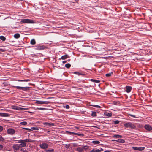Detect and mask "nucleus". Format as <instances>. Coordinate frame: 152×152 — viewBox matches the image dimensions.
<instances>
[{
    "label": "nucleus",
    "mask_w": 152,
    "mask_h": 152,
    "mask_svg": "<svg viewBox=\"0 0 152 152\" xmlns=\"http://www.w3.org/2000/svg\"><path fill=\"white\" fill-rule=\"evenodd\" d=\"M22 128L23 129H24L25 130H27L29 131H30L31 130V129H29V128Z\"/></svg>",
    "instance_id": "nucleus-39"
},
{
    "label": "nucleus",
    "mask_w": 152,
    "mask_h": 152,
    "mask_svg": "<svg viewBox=\"0 0 152 152\" xmlns=\"http://www.w3.org/2000/svg\"><path fill=\"white\" fill-rule=\"evenodd\" d=\"M90 105L91 106H93V107H97V108H100L101 107L99 106L98 105H94V104H91Z\"/></svg>",
    "instance_id": "nucleus-33"
},
{
    "label": "nucleus",
    "mask_w": 152,
    "mask_h": 152,
    "mask_svg": "<svg viewBox=\"0 0 152 152\" xmlns=\"http://www.w3.org/2000/svg\"><path fill=\"white\" fill-rule=\"evenodd\" d=\"M0 39L3 41H4L6 40V38L2 36H0Z\"/></svg>",
    "instance_id": "nucleus-29"
},
{
    "label": "nucleus",
    "mask_w": 152,
    "mask_h": 152,
    "mask_svg": "<svg viewBox=\"0 0 152 152\" xmlns=\"http://www.w3.org/2000/svg\"><path fill=\"white\" fill-rule=\"evenodd\" d=\"M43 124L45 126H47V127H51L54 125V123H49L48 122H44L43 123Z\"/></svg>",
    "instance_id": "nucleus-10"
},
{
    "label": "nucleus",
    "mask_w": 152,
    "mask_h": 152,
    "mask_svg": "<svg viewBox=\"0 0 152 152\" xmlns=\"http://www.w3.org/2000/svg\"><path fill=\"white\" fill-rule=\"evenodd\" d=\"M130 115V116H132V117H134V118H136V117L135 116V115H132V114H130V115Z\"/></svg>",
    "instance_id": "nucleus-44"
},
{
    "label": "nucleus",
    "mask_w": 152,
    "mask_h": 152,
    "mask_svg": "<svg viewBox=\"0 0 152 152\" xmlns=\"http://www.w3.org/2000/svg\"><path fill=\"white\" fill-rule=\"evenodd\" d=\"M120 121L118 120H115L113 122V123L115 124H118L119 123Z\"/></svg>",
    "instance_id": "nucleus-34"
},
{
    "label": "nucleus",
    "mask_w": 152,
    "mask_h": 152,
    "mask_svg": "<svg viewBox=\"0 0 152 152\" xmlns=\"http://www.w3.org/2000/svg\"><path fill=\"white\" fill-rule=\"evenodd\" d=\"M30 43L32 45H34L36 44V41L34 39H31L30 41Z\"/></svg>",
    "instance_id": "nucleus-21"
},
{
    "label": "nucleus",
    "mask_w": 152,
    "mask_h": 152,
    "mask_svg": "<svg viewBox=\"0 0 152 152\" xmlns=\"http://www.w3.org/2000/svg\"><path fill=\"white\" fill-rule=\"evenodd\" d=\"M74 73L76 74H78V75H79L80 74L78 72H74Z\"/></svg>",
    "instance_id": "nucleus-50"
},
{
    "label": "nucleus",
    "mask_w": 152,
    "mask_h": 152,
    "mask_svg": "<svg viewBox=\"0 0 152 152\" xmlns=\"http://www.w3.org/2000/svg\"><path fill=\"white\" fill-rule=\"evenodd\" d=\"M31 130H39V129L38 127H32L31 128Z\"/></svg>",
    "instance_id": "nucleus-37"
},
{
    "label": "nucleus",
    "mask_w": 152,
    "mask_h": 152,
    "mask_svg": "<svg viewBox=\"0 0 152 152\" xmlns=\"http://www.w3.org/2000/svg\"><path fill=\"white\" fill-rule=\"evenodd\" d=\"M91 115L93 117H95L97 115L96 113L95 112H92V113L91 114Z\"/></svg>",
    "instance_id": "nucleus-23"
},
{
    "label": "nucleus",
    "mask_w": 152,
    "mask_h": 152,
    "mask_svg": "<svg viewBox=\"0 0 152 152\" xmlns=\"http://www.w3.org/2000/svg\"><path fill=\"white\" fill-rule=\"evenodd\" d=\"M0 116L1 117H8L9 114L7 113H0Z\"/></svg>",
    "instance_id": "nucleus-14"
},
{
    "label": "nucleus",
    "mask_w": 152,
    "mask_h": 152,
    "mask_svg": "<svg viewBox=\"0 0 152 152\" xmlns=\"http://www.w3.org/2000/svg\"><path fill=\"white\" fill-rule=\"evenodd\" d=\"M20 124L23 125H26L27 124V123L26 121L22 122L20 123Z\"/></svg>",
    "instance_id": "nucleus-32"
},
{
    "label": "nucleus",
    "mask_w": 152,
    "mask_h": 152,
    "mask_svg": "<svg viewBox=\"0 0 152 152\" xmlns=\"http://www.w3.org/2000/svg\"><path fill=\"white\" fill-rule=\"evenodd\" d=\"M22 22L28 23H35L34 20L29 19H23L22 20Z\"/></svg>",
    "instance_id": "nucleus-2"
},
{
    "label": "nucleus",
    "mask_w": 152,
    "mask_h": 152,
    "mask_svg": "<svg viewBox=\"0 0 152 152\" xmlns=\"http://www.w3.org/2000/svg\"><path fill=\"white\" fill-rule=\"evenodd\" d=\"M66 62H67V61H62V63L63 64H65L66 63Z\"/></svg>",
    "instance_id": "nucleus-48"
},
{
    "label": "nucleus",
    "mask_w": 152,
    "mask_h": 152,
    "mask_svg": "<svg viewBox=\"0 0 152 152\" xmlns=\"http://www.w3.org/2000/svg\"><path fill=\"white\" fill-rule=\"evenodd\" d=\"M13 148L15 150H18L19 149V146L18 144H16L13 145L12 146Z\"/></svg>",
    "instance_id": "nucleus-11"
},
{
    "label": "nucleus",
    "mask_w": 152,
    "mask_h": 152,
    "mask_svg": "<svg viewBox=\"0 0 152 152\" xmlns=\"http://www.w3.org/2000/svg\"><path fill=\"white\" fill-rule=\"evenodd\" d=\"M88 148L89 147L88 146H84L82 148H83V150H86L88 149Z\"/></svg>",
    "instance_id": "nucleus-31"
},
{
    "label": "nucleus",
    "mask_w": 152,
    "mask_h": 152,
    "mask_svg": "<svg viewBox=\"0 0 152 152\" xmlns=\"http://www.w3.org/2000/svg\"><path fill=\"white\" fill-rule=\"evenodd\" d=\"M40 148L42 149H46L48 147V145L46 143L44 142L39 145Z\"/></svg>",
    "instance_id": "nucleus-5"
},
{
    "label": "nucleus",
    "mask_w": 152,
    "mask_h": 152,
    "mask_svg": "<svg viewBox=\"0 0 152 152\" xmlns=\"http://www.w3.org/2000/svg\"><path fill=\"white\" fill-rule=\"evenodd\" d=\"M7 133L10 135H12L15 133V131L12 128H9L7 130Z\"/></svg>",
    "instance_id": "nucleus-3"
},
{
    "label": "nucleus",
    "mask_w": 152,
    "mask_h": 152,
    "mask_svg": "<svg viewBox=\"0 0 152 152\" xmlns=\"http://www.w3.org/2000/svg\"><path fill=\"white\" fill-rule=\"evenodd\" d=\"M24 80H18V81H20V82H23V81H24Z\"/></svg>",
    "instance_id": "nucleus-49"
},
{
    "label": "nucleus",
    "mask_w": 152,
    "mask_h": 152,
    "mask_svg": "<svg viewBox=\"0 0 152 152\" xmlns=\"http://www.w3.org/2000/svg\"><path fill=\"white\" fill-rule=\"evenodd\" d=\"M3 130V126H0V132H2Z\"/></svg>",
    "instance_id": "nucleus-42"
},
{
    "label": "nucleus",
    "mask_w": 152,
    "mask_h": 152,
    "mask_svg": "<svg viewBox=\"0 0 152 152\" xmlns=\"http://www.w3.org/2000/svg\"><path fill=\"white\" fill-rule=\"evenodd\" d=\"M68 58H69L68 55H65L62 56L61 58H59V59H61L62 60H65Z\"/></svg>",
    "instance_id": "nucleus-16"
},
{
    "label": "nucleus",
    "mask_w": 152,
    "mask_h": 152,
    "mask_svg": "<svg viewBox=\"0 0 152 152\" xmlns=\"http://www.w3.org/2000/svg\"><path fill=\"white\" fill-rule=\"evenodd\" d=\"M104 152H111L109 150H107L105 151H104Z\"/></svg>",
    "instance_id": "nucleus-53"
},
{
    "label": "nucleus",
    "mask_w": 152,
    "mask_h": 152,
    "mask_svg": "<svg viewBox=\"0 0 152 152\" xmlns=\"http://www.w3.org/2000/svg\"><path fill=\"white\" fill-rule=\"evenodd\" d=\"M99 82V81L98 80H95L94 82H95L96 83H98Z\"/></svg>",
    "instance_id": "nucleus-45"
},
{
    "label": "nucleus",
    "mask_w": 152,
    "mask_h": 152,
    "mask_svg": "<svg viewBox=\"0 0 152 152\" xmlns=\"http://www.w3.org/2000/svg\"><path fill=\"white\" fill-rule=\"evenodd\" d=\"M92 142L94 144H98L100 143V142L98 141H93Z\"/></svg>",
    "instance_id": "nucleus-27"
},
{
    "label": "nucleus",
    "mask_w": 152,
    "mask_h": 152,
    "mask_svg": "<svg viewBox=\"0 0 152 152\" xmlns=\"http://www.w3.org/2000/svg\"><path fill=\"white\" fill-rule=\"evenodd\" d=\"M4 139L0 135V142H4Z\"/></svg>",
    "instance_id": "nucleus-35"
},
{
    "label": "nucleus",
    "mask_w": 152,
    "mask_h": 152,
    "mask_svg": "<svg viewBox=\"0 0 152 152\" xmlns=\"http://www.w3.org/2000/svg\"><path fill=\"white\" fill-rule=\"evenodd\" d=\"M112 141H116L118 142L121 143H124L125 142V140H124L123 139H118L117 140H112Z\"/></svg>",
    "instance_id": "nucleus-13"
},
{
    "label": "nucleus",
    "mask_w": 152,
    "mask_h": 152,
    "mask_svg": "<svg viewBox=\"0 0 152 152\" xmlns=\"http://www.w3.org/2000/svg\"><path fill=\"white\" fill-rule=\"evenodd\" d=\"M3 148V146L2 145H0V148L1 149H2Z\"/></svg>",
    "instance_id": "nucleus-47"
},
{
    "label": "nucleus",
    "mask_w": 152,
    "mask_h": 152,
    "mask_svg": "<svg viewBox=\"0 0 152 152\" xmlns=\"http://www.w3.org/2000/svg\"><path fill=\"white\" fill-rule=\"evenodd\" d=\"M133 149L134 150H138L139 151H141L145 149V147H132Z\"/></svg>",
    "instance_id": "nucleus-6"
},
{
    "label": "nucleus",
    "mask_w": 152,
    "mask_h": 152,
    "mask_svg": "<svg viewBox=\"0 0 152 152\" xmlns=\"http://www.w3.org/2000/svg\"><path fill=\"white\" fill-rule=\"evenodd\" d=\"M70 60V59L68 61H69Z\"/></svg>",
    "instance_id": "nucleus-56"
},
{
    "label": "nucleus",
    "mask_w": 152,
    "mask_h": 152,
    "mask_svg": "<svg viewBox=\"0 0 152 152\" xmlns=\"http://www.w3.org/2000/svg\"><path fill=\"white\" fill-rule=\"evenodd\" d=\"M77 151L79 152H83V148L80 147L77 148Z\"/></svg>",
    "instance_id": "nucleus-19"
},
{
    "label": "nucleus",
    "mask_w": 152,
    "mask_h": 152,
    "mask_svg": "<svg viewBox=\"0 0 152 152\" xmlns=\"http://www.w3.org/2000/svg\"><path fill=\"white\" fill-rule=\"evenodd\" d=\"M35 47L36 48L35 49L38 50H42L45 48V47L44 46H40L39 45L36 46Z\"/></svg>",
    "instance_id": "nucleus-7"
},
{
    "label": "nucleus",
    "mask_w": 152,
    "mask_h": 152,
    "mask_svg": "<svg viewBox=\"0 0 152 152\" xmlns=\"http://www.w3.org/2000/svg\"><path fill=\"white\" fill-rule=\"evenodd\" d=\"M69 133L71 134V135H77L78 136H80V134H79L73 132H69Z\"/></svg>",
    "instance_id": "nucleus-26"
},
{
    "label": "nucleus",
    "mask_w": 152,
    "mask_h": 152,
    "mask_svg": "<svg viewBox=\"0 0 152 152\" xmlns=\"http://www.w3.org/2000/svg\"><path fill=\"white\" fill-rule=\"evenodd\" d=\"M0 51H1L2 52H4V50L3 49H0Z\"/></svg>",
    "instance_id": "nucleus-54"
},
{
    "label": "nucleus",
    "mask_w": 152,
    "mask_h": 152,
    "mask_svg": "<svg viewBox=\"0 0 152 152\" xmlns=\"http://www.w3.org/2000/svg\"><path fill=\"white\" fill-rule=\"evenodd\" d=\"M126 91L127 93H129L130 92L132 89V87L130 86H126Z\"/></svg>",
    "instance_id": "nucleus-18"
},
{
    "label": "nucleus",
    "mask_w": 152,
    "mask_h": 152,
    "mask_svg": "<svg viewBox=\"0 0 152 152\" xmlns=\"http://www.w3.org/2000/svg\"><path fill=\"white\" fill-rule=\"evenodd\" d=\"M90 152H100V151L99 149H93Z\"/></svg>",
    "instance_id": "nucleus-25"
},
{
    "label": "nucleus",
    "mask_w": 152,
    "mask_h": 152,
    "mask_svg": "<svg viewBox=\"0 0 152 152\" xmlns=\"http://www.w3.org/2000/svg\"><path fill=\"white\" fill-rule=\"evenodd\" d=\"M20 34L18 33L15 34L14 36V37L16 39L19 38L20 37Z\"/></svg>",
    "instance_id": "nucleus-20"
},
{
    "label": "nucleus",
    "mask_w": 152,
    "mask_h": 152,
    "mask_svg": "<svg viewBox=\"0 0 152 152\" xmlns=\"http://www.w3.org/2000/svg\"><path fill=\"white\" fill-rule=\"evenodd\" d=\"M36 103L40 104H48L50 103V102L48 101H39V100H37Z\"/></svg>",
    "instance_id": "nucleus-8"
},
{
    "label": "nucleus",
    "mask_w": 152,
    "mask_h": 152,
    "mask_svg": "<svg viewBox=\"0 0 152 152\" xmlns=\"http://www.w3.org/2000/svg\"><path fill=\"white\" fill-rule=\"evenodd\" d=\"M124 126L125 127L132 129H135L136 127V126L135 124L130 122H128L125 123Z\"/></svg>",
    "instance_id": "nucleus-1"
},
{
    "label": "nucleus",
    "mask_w": 152,
    "mask_h": 152,
    "mask_svg": "<svg viewBox=\"0 0 152 152\" xmlns=\"http://www.w3.org/2000/svg\"><path fill=\"white\" fill-rule=\"evenodd\" d=\"M99 150L100 151V152H101V151H102L103 150V149L101 148V150Z\"/></svg>",
    "instance_id": "nucleus-55"
},
{
    "label": "nucleus",
    "mask_w": 152,
    "mask_h": 152,
    "mask_svg": "<svg viewBox=\"0 0 152 152\" xmlns=\"http://www.w3.org/2000/svg\"><path fill=\"white\" fill-rule=\"evenodd\" d=\"M17 141H18V142L20 143H22L23 142V140H17Z\"/></svg>",
    "instance_id": "nucleus-40"
},
{
    "label": "nucleus",
    "mask_w": 152,
    "mask_h": 152,
    "mask_svg": "<svg viewBox=\"0 0 152 152\" xmlns=\"http://www.w3.org/2000/svg\"><path fill=\"white\" fill-rule=\"evenodd\" d=\"M46 152H54V150L53 149L45 150Z\"/></svg>",
    "instance_id": "nucleus-28"
},
{
    "label": "nucleus",
    "mask_w": 152,
    "mask_h": 152,
    "mask_svg": "<svg viewBox=\"0 0 152 152\" xmlns=\"http://www.w3.org/2000/svg\"><path fill=\"white\" fill-rule=\"evenodd\" d=\"M145 128L148 131H151L152 130V127L148 124L145 125L144 126Z\"/></svg>",
    "instance_id": "nucleus-9"
},
{
    "label": "nucleus",
    "mask_w": 152,
    "mask_h": 152,
    "mask_svg": "<svg viewBox=\"0 0 152 152\" xmlns=\"http://www.w3.org/2000/svg\"><path fill=\"white\" fill-rule=\"evenodd\" d=\"M19 148L24 147L26 146V143H25L22 142L20 144H18Z\"/></svg>",
    "instance_id": "nucleus-17"
},
{
    "label": "nucleus",
    "mask_w": 152,
    "mask_h": 152,
    "mask_svg": "<svg viewBox=\"0 0 152 152\" xmlns=\"http://www.w3.org/2000/svg\"><path fill=\"white\" fill-rule=\"evenodd\" d=\"M24 81H26V82H28L30 81V80L29 79H27V80H24Z\"/></svg>",
    "instance_id": "nucleus-46"
},
{
    "label": "nucleus",
    "mask_w": 152,
    "mask_h": 152,
    "mask_svg": "<svg viewBox=\"0 0 152 152\" xmlns=\"http://www.w3.org/2000/svg\"><path fill=\"white\" fill-rule=\"evenodd\" d=\"M17 89H21L22 90H23L24 91H26L27 90H28L29 88V87H22L20 86H14Z\"/></svg>",
    "instance_id": "nucleus-4"
},
{
    "label": "nucleus",
    "mask_w": 152,
    "mask_h": 152,
    "mask_svg": "<svg viewBox=\"0 0 152 152\" xmlns=\"http://www.w3.org/2000/svg\"><path fill=\"white\" fill-rule=\"evenodd\" d=\"M113 74L112 72H111L109 73L106 74L105 75L106 77H109L111 76V75Z\"/></svg>",
    "instance_id": "nucleus-36"
},
{
    "label": "nucleus",
    "mask_w": 152,
    "mask_h": 152,
    "mask_svg": "<svg viewBox=\"0 0 152 152\" xmlns=\"http://www.w3.org/2000/svg\"><path fill=\"white\" fill-rule=\"evenodd\" d=\"M71 64H66L65 65V67L67 68H69L71 66Z\"/></svg>",
    "instance_id": "nucleus-30"
},
{
    "label": "nucleus",
    "mask_w": 152,
    "mask_h": 152,
    "mask_svg": "<svg viewBox=\"0 0 152 152\" xmlns=\"http://www.w3.org/2000/svg\"><path fill=\"white\" fill-rule=\"evenodd\" d=\"M64 108H66V109H68L69 108V106L68 105H66L64 106Z\"/></svg>",
    "instance_id": "nucleus-41"
},
{
    "label": "nucleus",
    "mask_w": 152,
    "mask_h": 152,
    "mask_svg": "<svg viewBox=\"0 0 152 152\" xmlns=\"http://www.w3.org/2000/svg\"><path fill=\"white\" fill-rule=\"evenodd\" d=\"M91 80L92 81V82H94V81L95 80H94V79H91Z\"/></svg>",
    "instance_id": "nucleus-51"
},
{
    "label": "nucleus",
    "mask_w": 152,
    "mask_h": 152,
    "mask_svg": "<svg viewBox=\"0 0 152 152\" xmlns=\"http://www.w3.org/2000/svg\"><path fill=\"white\" fill-rule=\"evenodd\" d=\"M104 115L106 116L110 117L112 116V113L110 112H105L104 113Z\"/></svg>",
    "instance_id": "nucleus-12"
},
{
    "label": "nucleus",
    "mask_w": 152,
    "mask_h": 152,
    "mask_svg": "<svg viewBox=\"0 0 152 152\" xmlns=\"http://www.w3.org/2000/svg\"><path fill=\"white\" fill-rule=\"evenodd\" d=\"M113 137L116 138H122V136L119 135H115L113 136Z\"/></svg>",
    "instance_id": "nucleus-22"
},
{
    "label": "nucleus",
    "mask_w": 152,
    "mask_h": 152,
    "mask_svg": "<svg viewBox=\"0 0 152 152\" xmlns=\"http://www.w3.org/2000/svg\"><path fill=\"white\" fill-rule=\"evenodd\" d=\"M37 109L40 110H44L45 108H38Z\"/></svg>",
    "instance_id": "nucleus-43"
},
{
    "label": "nucleus",
    "mask_w": 152,
    "mask_h": 152,
    "mask_svg": "<svg viewBox=\"0 0 152 152\" xmlns=\"http://www.w3.org/2000/svg\"><path fill=\"white\" fill-rule=\"evenodd\" d=\"M18 110H26V109L23 108H22L20 107H19V109H18Z\"/></svg>",
    "instance_id": "nucleus-38"
},
{
    "label": "nucleus",
    "mask_w": 152,
    "mask_h": 152,
    "mask_svg": "<svg viewBox=\"0 0 152 152\" xmlns=\"http://www.w3.org/2000/svg\"><path fill=\"white\" fill-rule=\"evenodd\" d=\"M91 80L92 81V82H94V81L95 80H94V79H91Z\"/></svg>",
    "instance_id": "nucleus-52"
},
{
    "label": "nucleus",
    "mask_w": 152,
    "mask_h": 152,
    "mask_svg": "<svg viewBox=\"0 0 152 152\" xmlns=\"http://www.w3.org/2000/svg\"><path fill=\"white\" fill-rule=\"evenodd\" d=\"M19 107L15 106H12V108L13 109H15L18 110V109H19Z\"/></svg>",
    "instance_id": "nucleus-24"
},
{
    "label": "nucleus",
    "mask_w": 152,
    "mask_h": 152,
    "mask_svg": "<svg viewBox=\"0 0 152 152\" xmlns=\"http://www.w3.org/2000/svg\"><path fill=\"white\" fill-rule=\"evenodd\" d=\"M23 140V143H25L26 142H32L33 141V140H32L30 139H26L24 140Z\"/></svg>",
    "instance_id": "nucleus-15"
}]
</instances>
